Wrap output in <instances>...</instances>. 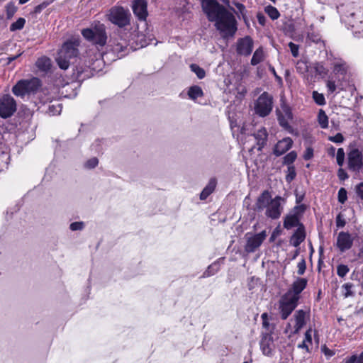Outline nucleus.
Returning <instances> with one entry per match:
<instances>
[{"instance_id": "obj_1", "label": "nucleus", "mask_w": 363, "mask_h": 363, "mask_svg": "<svg viewBox=\"0 0 363 363\" xmlns=\"http://www.w3.org/2000/svg\"><path fill=\"white\" fill-rule=\"evenodd\" d=\"M203 12L225 39L235 35L238 28L235 16L217 0H201Z\"/></svg>"}, {"instance_id": "obj_2", "label": "nucleus", "mask_w": 363, "mask_h": 363, "mask_svg": "<svg viewBox=\"0 0 363 363\" xmlns=\"http://www.w3.org/2000/svg\"><path fill=\"white\" fill-rule=\"evenodd\" d=\"M285 200L280 196L272 198L269 191H264L257 198L255 209L262 211L265 209V216L273 220L280 218L283 210Z\"/></svg>"}, {"instance_id": "obj_3", "label": "nucleus", "mask_w": 363, "mask_h": 363, "mask_svg": "<svg viewBox=\"0 0 363 363\" xmlns=\"http://www.w3.org/2000/svg\"><path fill=\"white\" fill-rule=\"evenodd\" d=\"M80 40L79 38H72L65 42L57 52L56 62L60 68L66 70L70 65V60L79 55V46Z\"/></svg>"}, {"instance_id": "obj_4", "label": "nucleus", "mask_w": 363, "mask_h": 363, "mask_svg": "<svg viewBox=\"0 0 363 363\" xmlns=\"http://www.w3.org/2000/svg\"><path fill=\"white\" fill-rule=\"evenodd\" d=\"M82 36L91 44L104 47L107 42V33L104 24L97 21L91 24L90 28L82 30Z\"/></svg>"}, {"instance_id": "obj_5", "label": "nucleus", "mask_w": 363, "mask_h": 363, "mask_svg": "<svg viewBox=\"0 0 363 363\" xmlns=\"http://www.w3.org/2000/svg\"><path fill=\"white\" fill-rule=\"evenodd\" d=\"M107 16L108 21L120 28H123L130 23L131 14L130 11L122 6L111 8Z\"/></svg>"}, {"instance_id": "obj_6", "label": "nucleus", "mask_w": 363, "mask_h": 363, "mask_svg": "<svg viewBox=\"0 0 363 363\" xmlns=\"http://www.w3.org/2000/svg\"><path fill=\"white\" fill-rule=\"evenodd\" d=\"M40 86V81L33 77L31 79L18 81L12 88V92L16 96L23 97L26 94L35 92Z\"/></svg>"}, {"instance_id": "obj_7", "label": "nucleus", "mask_w": 363, "mask_h": 363, "mask_svg": "<svg viewBox=\"0 0 363 363\" xmlns=\"http://www.w3.org/2000/svg\"><path fill=\"white\" fill-rule=\"evenodd\" d=\"M272 108L273 97L267 92H263L255 102V113L260 117L268 116Z\"/></svg>"}, {"instance_id": "obj_8", "label": "nucleus", "mask_w": 363, "mask_h": 363, "mask_svg": "<svg viewBox=\"0 0 363 363\" xmlns=\"http://www.w3.org/2000/svg\"><path fill=\"white\" fill-rule=\"evenodd\" d=\"M291 294H284L279 301V311L282 320H286L298 306L296 298H293Z\"/></svg>"}, {"instance_id": "obj_9", "label": "nucleus", "mask_w": 363, "mask_h": 363, "mask_svg": "<svg viewBox=\"0 0 363 363\" xmlns=\"http://www.w3.org/2000/svg\"><path fill=\"white\" fill-rule=\"evenodd\" d=\"M267 236V235L265 230L257 234L250 233H246V244L245 245V252L247 253L255 252L261 246Z\"/></svg>"}, {"instance_id": "obj_10", "label": "nucleus", "mask_w": 363, "mask_h": 363, "mask_svg": "<svg viewBox=\"0 0 363 363\" xmlns=\"http://www.w3.org/2000/svg\"><path fill=\"white\" fill-rule=\"evenodd\" d=\"M16 111V103L9 94L0 98V116L3 118L11 117Z\"/></svg>"}, {"instance_id": "obj_11", "label": "nucleus", "mask_w": 363, "mask_h": 363, "mask_svg": "<svg viewBox=\"0 0 363 363\" xmlns=\"http://www.w3.org/2000/svg\"><path fill=\"white\" fill-rule=\"evenodd\" d=\"M348 168L355 172H359L363 167V155L357 148L350 151L347 155Z\"/></svg>"}, {"instance_id": "obj_12", "label": "nucleus", "mask_w": 363, "mask_h": 363, "mask_svg": "<svg viewBox=\"0 0 363 363\" xmlns=\"http://www.w3.org/2000/svg\"><path fill=\"white\" fill-rule=\"evenodd\" d=\"M353 245V238L347 232H340L337 238V247L341 252L350 250Z\"/></svg>"}, {"instance_id": "obj_13", "label": "nucleus", "mask_w": 363, "mask_h": 363, "mask_svg": "<svg viewBox=\"0 0 363 363\" xmlns=\"http://www.w3.org/2000/svg\"><path fill=\"white\" fill-rule=\"evenodd\" d=\"M278 121L281 126L284 128L289 127V121L293 118V114L289 106L283 104L280 110L277 111Z\"/></svg>"}, {"instance_id": "obj_14", "label": "nucleus", "mask_w": 363, "mask_h": 363, "mask_svg": "<svg viewBox=\"0 0 363 363\" xmlns=\"http://www.w3.org/2000/svg\"><path fill=\"white\" fill-rule=\"evenodd\" d=\"M253 48V40L249 36L238 40L237 43V52L240 55H249Z\"/></svg>"}, {"instance_id": "obj_15", "label": "nucleus", "mask_w": 363, "mask_h": 363, "mask_svg": "<svg viewBox=\"0 0 363 363\" xmlns=\"http://www.w3.org/2000/svg\"><path fill=\"white\" fill-rule=\"evenodd\" d=\"M307 285V280L304 278H298L292 284L291 288L286 293L291 294V296L296 298L298 301L300 294L304 290Z\"/></svg>"}, {"instance_id": "obj_16", "label": "nucleus", "mask_w": 363, "mask_h": 363, "mask_svg": "<svg viewBox=\"0 0 363 363\" xmlns=\"http://www.w3.org/2000/svg\"><path fill=\"white\" fill-rule=\"evenodd\" d=\"M133 11L139 20L145 21L147 16L146 1L135 0L133 4Z\"/></svg>"}, {"instance_id": "obj_17", "label": "nucleus", "mask_w": 363, "mask_h": 363, "mask_svg": "<svg viewBox=\"0 0 363 363\" xmlns=\"http://www.w3.org/2000/svg\"><path fill=\"white\" fill-rule=\"evenodd\" d=\"M260 347L264 355L269 356L272 354L274 348V344L271 334L266 333L262 335L260 341Z\"/></svg>"}, {"instance_id": "obj_18", "label": "nucleus", "mask_w": 363, "mask_h": 363, "mask_svg": "<svg viewBox=\"0 0 363 363\" xmlns=\"http://www.w3.org/2000/svg\"><path fill=\"white\" fill-rule=\"evenodd\" d=\"M293 145V140L290 138H285L279 140L274 147V154L280 156L288 151Z\"/></svg>"}, {"instance_id": "obj_19", "label": "nucleus", "mask_w": 363, "mask_h": 363, "mask_svg": "<svg viewBox=\"0 0 363 363\" xmlns=\"http://www.w3.org/2000/svg\"><path fill=\"white\" fill-rule=\"evenodd\" d=\"M307 313L303 310H298L295 312L294 318L295 320L294 333H298L306 324Z\"/></svg>"}, {"instance_id": "obj_20", "label": "nucleus", "mask_w": 363, "mask_h": 363, "mask_svg": "<svg viewBox=\"0 0 363 363\" xmlns=\"http://www.w3.org/2000/svg\"><path fill=\"white\" fill-rule=\"evenodd\" d=\"M305 238L306 233L304 227L303 225H300V226L297 228V230L291 237L290 243L294 247H298L305 240Z\"/></svg>"}, {"instance_id": "obj_21", "label": "nucleus", "mask_w": 363, "mask_h": 363, "mask_svg": "<svg viewBox=\"0 0 363 363\" xmlns=\"http://www.w3.org/2000/svg\"><path fill=\"white\" fill-rule=\"evenodd\" d=\"M111 46L113 52L121 57L125 55V51L128 49V43L125 40L123 39L121 41L113 40Z\"/></svg>"}, {"instance_id": "obj_22", "label": "nucleus", "mask_w": 363, "mask_h": 363, "mask_svg": "<svg viewBox=\"0 0 363 363\" xmlns=\"http://www.w3.org/2000/svg\"><path fill=\"white\" fill-rule=\"evenodd\" d=\"M255 138L257 140V150H261L265 145L268 134L264 128L259 129L255 134Z\"/></svg>"}, {"instance_id": "obj_23", "label": "nucleus", "mask_w": 363, "mask_h": 363, "mask_svg": "<svg viewBox=\"0 0 363 363\" xmlns=\"http://www.w3.org/2000/svg\"><path fill=\"white\" fill-rule=\"evenodd\" d=\"M300 225L301 224L299 223L298 218L296 214H289L284 218V227L286 229H291L296 226L298 228Z\"/></svg>"}, {"instance_id": "obj_24", "label": "nucleus", "mask_w": 363, "mask_h": 363, "mask_svg": "<svg viewBox=\"0 0 363 363\" xmlns=\"http://www.w3.org/2000/svg\"><path fill=\"white\" fill-rule=\"evenodd\" d=\"M216 179L212 178L209 180L206 186L203 189L200 194V199L205 200L213 192L216 186Z\"/></svg>"}, {"instance_id": "obj_25", "label": "nucleus", "mask_w": 363, "mask_h": 363, "mask_svg": "<svg viewBox=\"0 0 363 363\" xmlns=\"http://www.w3.org/2000/svg\"><path fill=\"white\" fill-rule=\"evenodd\" d=\"M35 65L40 70L46 72L51 68V60L48 57L43 56L38 59Z\"/></svg>"}, {"instance_id": "obj_26", "label": "nucleus", "mask_w": 363, "mask_h": 363, "mask_svg": "<svg viewBox=\"0 0 363 363\" xmlns=\"http://www.w3.org/2000/svg\"><path fill=\"white\" fill-rule=\"evenodd\" d=\"M311 328L306 330L305 333L304 340L301 343L298 344V347L301 349H304L307 352H310L309 345H312V337H311Z\"/></svg>"}, {"instance_id": "obj_27", "label": "nucleus", "mask_w": 363, "mask_h": 363, "mask_svg": "<svg viewBox=\"0 0 363 363\" xmlns=\"http://www.w3.org/2000/svg\"><path fill=\"white\" fill-rule=\"evenodd\" d=\"M264 60V52L262 48H257L251 59V65H257Z\"/></svg>"}, {"instance_id": "obj_28", "label": "nucleus", "mask_w": 363, "mask_h": 363, "mask_svg": "<svg viewBox=\"0 0 363 363\" xmlns=\"http://www.w3.org/2000/svg\"><path fill=\"white\" fill-rule=\"evenodd\" d=\"M203 94L202 89L201 87L198 86H193L190 87L188 91V96L190 99L195 100L199 97L202 96Z\"/></svg>"}, {"instance_id": "obj_29", "label": "nucleus", "mask_w": 363, "mask_h": 363, "mask_svg": "<svg viewBox=\"0 0 363 363\" xmlns=\"http://www.w3.org/2000/svg\"><path fill=\"white\" fill-rule=\"evenodd\" d=\"M354 284L352 283H345L342 286L343 291L342 295L345 298H348L354 296V292L352 291Z\"/></svg>"}, {"instance_id": "obj_30", "label": "nucleus", "mask_w": 363, "mask_h": 363, "mask_svg": "<svg viewBox=\"0 0 363 363\" xmlns=\"http://www.w3.org/2000/svg\"><path fill=\"white\" fill-rule=\"evenodd\" d=\"M318 123L322 128H326L328 126V118L324 111L320 110L318 115Z\"/></svg>"}, {"instance_id": "obj_31", "label": "nucleus", "mask_w": 363, "mask_h": 363, "mask_svg": "<svg viewBox=\"0 0 363 363\" xmlns=\"http://www.w3.org/2000/svg\"><path fill=\"white\" fill-rule=\"evenodd\" d=\"M265 12L269 15V16L272 19V20H276L277 19L280 14H279V12L278 11V10L272 6H267L265 7Z\"/></svg>"}, {"instance_id": "obj_32", "label": "nucleus", "mask_w": 363, "mask_h": 363, "mask_svg": "<svg viewBox=\"0 0 363 363\" xmlns=\"http://www.w3.org/2000/svg\"><path fill=\"white\" fill-rule=\"evenodd\" d=\"M191 70L194 72L199 79H203L206 76V72L204 69L200 67L199 65L196 64H191L190 65Z\"/></svg>"}, {"instance_id": "obj_33", "label": "nucleus", "mask_w": 363, "mask_h": 363, "mask_svg": "<svg viewBox=\"0 0 363 363\" xmlns=\"http://www.w3.org/2000/svg\"><path fill=\"white\" fill-rule=\"evenodd\" d=\"M17 11V7L15 4L12 1L8 3L6 6V16L8 18H11L13 16Z\"/></svg>"}, {"instance_id": "obj_34", "label": "nucleus", "mask_w": 363, "mask_h": 363, "mask_svg": "<svg viewBox=\"0 0 363 363\" xmlns=\"http://www.w3.org/2000/svg\"><path fill=\"white\" fill-rule=\"evenodd\" d=\"M26 23V20L23 18H19L16 21L13 23L10 26V30L14 31L16 30H21Z\"/></svg>"}, {"instance_id": "obj_35", "label": "nucleus", "mask_w": 363, "mask_h": 363, "mask_svg": "<svg viewBox=\"0 0 363 363\" xmlns=\"http://www.w3.org/2000/svg\"><path fill=\"white\" fill-rule=\"evenodd\" d=\"M297 157V154L295 151H291L289 153H288L284 157V162L283 163L284 164H288L291 166L290 164H292L295 160Z\"/></svg>"}, {"instance_id": "obj_36", "label": "nucleus", "mask_w": 363, "mask_h": 363, "mask_svg": "<svg viewBox=\"0 0 363 363\" xmlns=\"http://www.w3.org/2000/svg\"><path fill=\"white\" fill-rule=\"evenodd\" d=\"M349 271L350 269L347 265L340 264L337 266V274L341 278L345 277Z\"/></svg>"}, {"instance_id": "obj_37", "label": "nucleus", "mask_w": 363, "mask_h": 363, "mask_svg": "<svg viewBox=\"0 0 363 363\" xmlns=\"http://www.w3.org/2000/svg\"><path fill=\"white\" fill-rule=\"evenodd\" d=\"M62 111V106L60 104H57L56 105L52 104L50 105L48 107V113L50 115L54 116V115H59L60 114Z\"/></svg>"}, {"instance_id": "obj_38", "label": "nucleus", "mask_w": 363, "mask_h": 363, "mask_svg": "<svg viewBox=\"0 0 363 363\" xmlns=\"http://www.w3.org/2000/svg\"><path fill=\"white\" fill-rule=\"evenodd\" d=\"M296 173L294 166H289L287 169V174L286 175V181L287 182H292L296 177Z\"/></svg>"}, {"instance_id": "obj_39", "label": "nucleus", "mask_w": 363, "mask_h": 363, "mask_svg": "<svg viewBox=\"0 0 363 363\" xmlns=\"http://www.w3.org/2000/svg\"><path fill=\"white\" fill-rule=\"evenodd\" d=\"M313 98L315 102L320 106L324 105L325 104V100L323 94H320L316 91H314L313 92Z\"/></svg>"}, {"instance_id": "obj_40", "label": "nucleus", "mask_w": 363, "mask_h": 363, "mask_svg": "<svg viewBox=\"0 0 363 363\" xmlns=\"http://www.w3.org/2000/svg\"><path fill=\"white\" fill-rule=\"evenodd\" d=\"M333 72L335 74L344 75L347 72V67L345 63H336L334 66Z\"/></svg>"}, {"instance_id": "obj_41", "label": "nucleus", "mask_w": 363, "mask_h": 363, "mask_svg": "<svg viewBox=\"0 0 363 363\" xmlns=\"http://www.w3.org/2000/svg\"><path fill=\"white\" fill-rule=\"evenodd\" d=\"M345 363H363V352L359 355L354 354L346 359Z\"/></svg>"}, {"instance_id": "obj_42", "label": "nucleus", "mask_w": 363, "mask_h": 363, "mask_svg": "<svg viewBox=\"0 0 363 363\" xmlns=\"http://www.w3.org/2000/svg\"><path fill=\"white\" fill-rule=\"evenodd\" d=\"M337 163L339 166H342L345 160V152L342 148H339L336 156Z\"/></svg>"}, {"instance_id": "obj_43", "label": "nucleus", "mask_w": 363, "mask_h": 363, "mask_svg": "<svg viewBox=\"0 0 363 363\" xmlns=\"http://www.w3.org/2000/svg\"><path fill=\"white\" fill-rule=\"evenodd\" d=\"M347 199V191L345 188H340L338 191V201L343 204Z\"/></svg>"}, {"instance_id": "obj_44", "label": "nucleus", "mask_w": 363, "mask_h": 363, "mask_svg": "<svg viewBox=\"0 0 363 363\" xmlns=\"http://www.w3.org/2000/svg\"><path fill=\"white\" fill-rule=\"evenodd\" d=\"M99 160L96 157H92L86 161L85 167L88 169H93L97 166Z\"/></svg>"}, {"instance_id": "obj_45", "label": "nucleus", "mask_w": 363, "mask_h": 363, "mask_svg": "<svg viewBox=\"0 0 363 363\" xmlns=\"http://www.w3.org/2000/svg\"><path fill=\"white\" fill-rule=\"evenodd\" d=\"M289 47L290 48L292 55L294 57H297L298 56V49H299L298 45H296L295 43H294L292 42H290L289 43Z\"/></svg>"}, {"instance_id": "obj_46", "label": "nucleus", "mask_w": 363, "mask_h": 363, "mask_svg": "<svg viewBox=\"0 0 363 363\" xmlns=\"http://www.w3.org/2000/svg\"><path fill=\"white\" fill-rule=\"evenodd\" d=\"M298 274L303 275L305 273L306 269V261L304 259H302L298 263Z\"/></svg>"}, {"instance_id": "obj_47", "label": "nucleus", "mask_w": 363, "mask_h": 363, "mask_svg": "<svg viewBox=\"0 0 363 363\" xmlns=\"http://www.w3.org/2000/svg\"><path fill=\"white\" fill-rule=\"evenodd\" d=\"M346 224L345 218L342 213H339L336 217V225L337 228H343Z\"/></svg>"}, {"instance_id": "obj_48", "label": "nucleus", "mask_w": 363, "mask_h": 363, "mask_svg": "<svg viewBox=\"0 0 363 363\" xmlns=\"http://www.w3.org/2000/svg\"><path fill=\"white\" fill-rule=\"evenodd\" d=\"M23 53V50H22L21 48H19L17 50V52L16 55H9V57H7V64L9 65L11 62H12L13 60H16L18 57L22 55Z\"/></svg>"}, {"instance_id": "obj_49", "label": "nucleus", "mask_w": 363, "mask_h": 363, "mask_svg": "<svg viewBox=\"0 0 363 363\" xmlns=\"http://www.w3.org/2000/svg\"><path fill=\"white\" fill-rule=\"evenodd\" d=\"M307 38L309 40L315 43L320 42V36L318 33H309Z\"/></svg>"}, {"instance_id": "obj_50", "label": "nucleus", "mask_w": 363, "mask_h": 363, "mask_svg": "<svg viewBox=\"0 0 363 363\" xmlns=\"http://www.w3.org/2000/svg\"><path fill=\"white\" fill-rule=\"evenodd\" d=\"M84 225L83 222H74L70 224L69 228L72 231L80 230L83 229Z\"/></svg>"}, {"instance_id": "obj_51", "label": "nucleus", "mask_w": 363, "mask_h": 363, "mask_svg": "<svg viewBox=\"0 0 363 363\" xmlns=\"http://www.w3.org/2000/svg\"><path fill=\"white\" fill-rule=\"evenodd\" d=\"M329 140L335 143H341L344 140V137L341 133H337L335 136L330 137Z\"/></svg>"}, {"instance_id": "obj_52", "label": "nucleus", "mask_w": 363, "mask_h": 363, "mask_svg": "<svg viewBox=\"0 0 363 363\" xmlns=\"http://www.w3.org/2000/svg\"><path fill=\"white\" fill-rule=\"evenodd\" d=\"M357 196L363 201V183H359L355 187Z\"/></svg>"}, {"instance_id": "obj_53", "label": "nucleus", "mask_w": 363, "mask_h": 363, "mask_svg": "<svg viewBox=\"0 0 363 363\" xmlns=\"http://www.w3.org/2000/svg\"><path fill=\"white\" fill-rule=\"evenodd\" d=\"M327 88L328 89V91L330 92V93H333L336 89H337V86L335 85V83L334 81H332V80H328L327 82Z\"/></svg>"}, {"instance_id": "obj_54", "label": "nucleus", "mask_w": 363, "mask_h": 363, "mask_svg": "<svg viewBox=\"0 0 363 363\" xmlns=\"http://www.w3.org/2000/svg\"><path fill=\"white\" fill-rule=\"evenodd\" d=\"M313 149L311 147H308L305 151V153L303 155V158L306 160H308L311 159L313 157Z\"/></svg>"}, {"instance_id": "obj_55", "label": "nucleus", "mask_w": 363, "mask_h": 363, "mask_svg": "<svg viewBox=\"0 0 363 363\" xmlns=\"http://www.w3.org/2000/svg\"><path fill=\"white\" fill-rule=\"evenodd\" d=\"M338 177L340 180H345L348 177L347 174L345 172L344 169H340L338 170Z\"/></svg>"}, {"instance_id": "obj_56", "label": "nucleus", "mask_w": 363, "mask_h": 363, "mask_svg": "<svg viewBox=\"0 0 363 363\" xmlns=\"http://www.w3.org/2000/svg\"><path fill=\"white\" fill-rule=\"evenodd\" d=\"M322 350L324 352V354L328 357H332L334 354V352L331 350L325 347H323Z\"/></svg>"}, {"instance_id": "obj_57", "label": "nucleus", "mask_w": 363, "mask_h": 363, "mask_svg": "<svg viewBox=\"0 0 363 363\" xmlns=\"http://www.w3.org/2000/svg\"><path fill=\"white\" fill-rule=\"evenodd\" d=\"M47 5H48L47 4L43 3L41 4L36 6L35 8V12H36V13L40 12L43 9H44L47 6Z\"/></svg>"}, {"instance_id": "obj_58", "label": "nucleus", "mask_w": 363, "mask_h": 363, "mask_svg": "<svg viewBox=\"0 0 363 363\" xmlns=\"http://www.w3.org/2000/svg\"><path fill=\"white\" fill-rule=\"evenodd\" d=\"M258 21L261 25H264L265 23V17L262 14L257 15Z\"/></svg>"}, {"instance_id": "obj_59", "label": "nucleus", "mask_w": 363, "mask_h": 363, "mask_svg": "<svg viewBox=\"0 0 363 363\" xmlns=\"http://www.w3.org/2000/svg\"><path fill=\"white\" fill-rule=\"evenodd\" d=\"M262 325H263V327H264L265 329H267V330H271V329H270V324H269V323L268 322V320H264V321H262Z\"/></svg>"}, {"instance_id": "obj_60", "label": "nucleus", "mask_w": 363, "mask_h": 363, "mask_svg": "<svg viewBox=\"0 0 363 363\" xmlns=\"http://www.w3.org/2000/svg\"><path fill=\"white\" fill-rule=\"evenodd\" d=\"M323 70H324L323 66L318 65V66L316 67V72L319 74H321L322 72H323Z\"/></svg>"}, {"instance_id": "obj_61", "label": "nucleus", "mask_w": 363, "mask_h": 363, "mask_svg": "<svg viewBox=\"0 0 363 363\" xmlns=\"http://www.w3.org/2000/svg\"><path fill=\"white\" fill-rule=\"evenodd\" d=\"M236 7L240 10V12H242L245 9V6L240 3L235 4Z\"/></svg>"}, {"instance_id": "obj_62", "label": "nucleus", "mask_w": 363, "mask_h": 363, "mask_svg": "<svg viewBox=\"0 0 363 363\" xmlns=\"http://www.w3.org/2000/svg\"><path fill=\"white\" fill-rule=\"evenodd\" d=\"M261 318H262V321L267 320H268V315H267V313H262V315H261Z\"/></svg>"}, {"instance_id": "obj_63", "label": "nucleus", "mask_w": 363, "mask_h": 363, "mask_svg": "<svg viewBox=\"0 0 363 363\" xmlns=\"http://www.w3.org/2000/svg\"><path fill=\"white\" fill-rule=\"evenodd\" d=\"M335 147H332L330 150V154L334 155L335 154Z\"/></svg>"}, {"instance_id": "obj_64", "label": "nucleus", "mask_w": 363, "mask_h": 363, "mask_svg": "<svg viewBox=\"0 0 363 363\" xmlns=\"http://www.w3.org/2000/svg\"><path fill=\"white\" fill-rule=\"evenodd\" d=\"M29 0H19V4H23L26 2H28Z\"/></svg>"}]
</instances>
